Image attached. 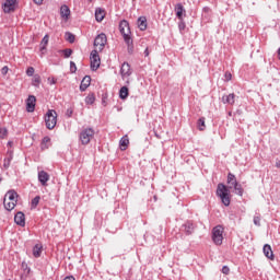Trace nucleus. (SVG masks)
Segmentation results:
<instances>
[{
	"mask_svg": "<svg viewBox=\"0 0 280 280\" xmlns=\"http://www.w3.org/2000/svg\"><path fill=\"white\" fill-rule=\"evenodd\" d=\"M119 32L127 45V51L130 56L135 54V42L132 39V32L130 31V24L128 21L122 20L119 23Z\"/></svg>",
	"mask_w": 280,
	"mask_h": 280,
	"instance_id": "f257e3e1",
	"label": "nucleus"
},
{
	"mask_svg": "<svg viewBox=\"0 0 280 280\" xmlns=\"http://www.w3.org/2000/svg\"><path fill=\"white\" fill-rule=\"evenodd\" d=\"M217 196L220 198L224 207H229L231 205V190H229V187H226V185L222 183L218 184Z\"/></svg>",
	"mask_w": 280,
	"mask_h": 280,
	"instance_id": "f03ea898",
	"label": "nucleus"
},
{
	"mask_svg": "<svg viewBox=\"0 0 280 280\" xmlns=\"http://www.w3.org/2000/svg\"><path fill=\"white\" fill-rule=\"evenodd\" d=\"M45 124L48 130H54L56 128V124H58V113L54 109H48L45 115Z\"/></svg>",
	"mask_w": 280,
	"mask_h": 280,
	"instance_id": "7ed1b4c3",
	"label": "nucleus"
},
{
	"mask_svg": "<svg viewBox=\"0 0 280 280\" xmlns=\"http://www.w3.org/2000/svg\"><path fill=\"white\" fill-rule=\"evenodd\" d=\"M93 137H95V130L93 128H85L80 132L79 139L82 145H89Z\"/></svg>",
	"mask_w": 280,
	"mask_h": 280,
	"instance_id": "20e7f679",
	"label": "nucleus"
},
{
	"mask_svg": "<svg viewBox=\"0 0 280 280\" xmlns=\"http://www.w3.org/2000/svg\"><path fill=\"white\" fill-rule=\"evenodd\" d=\"M223 233H224V228H222V225H217V226L213 228V230H212V242L217 246H222V242L224 240Z\"/></svg>",
	"mask_w": 280,
	"mask_h": 280,
	"instance_id": "39448f33",
	"label": "nucleus"
},
{
	"mask_svg": "<svg viewBox=\"0 0 280 280\" xmlns=\"http://www.w3.org/2000/svg\"><path fill=\"white\" fill-rule=\"evenodd\" d=\"M91 60V69L93 71H97L100 69V65H102V60L100 59V54L97 50H92L90 54Z\"/></svg>",
	"mask_w": 280,
	"mask_h": 280,
	"instance_id": "423d86ee",
	"label": "nucleus"
},
{
	"mask_svg": "<svg viewBox=\"0 0 280 280\" xmlns=\"http://www.w3.org/2000/svg\"><path fill=\"white\" fill-rule=\"evenodd\" d=\"M106 43H108L106 34L101 33L94 39V47H98L100 51H104V47H106Z\"/></svg>",
	"mask_w": 280,
	"mask_h": 280,
	"instance_id": "0eeeda50",
	"label": "nucleus"
},
{
	"mask_svg": "<svg viewBox=\"0 0 280 280\" xmlns=\"http://www.w3.org/2000/svg\"><path fill=\"white\" fill-rule=\"evenodd\" d=\"M2 9L5 14L14 12L16 10V0H5V2L2 4Z\"/></svg>",
	"mask_w": 280,
	"mask_h": 280,
	"instance_id": "6e6552de",
	"label": "nucleus"
},
{
	"mask_svg": "<svg viewBox=\"0 0 280 280\" xmlns=\"http://www.w3.org/2000/svg\"><path fill=\"white\" fill-rule=\"evenodd\" d=\"M182 231L185 233V235H194V231H196V224H194V221H186L182 225Z\"/></svg>",
	"mask_w": 280,
	"mask_h": 280,
	"instance_id": "1a4fd4ad",
	"label": "nucleus"
},
{
	"mask_svg": "<svg viewBox=\"0 0 280 280\" xmlns=\"http://www.w3.org/2000/svg\"><path fill=\"white\" fill-rule=\"evenodd\" d=\"M36 109V96L30 95L26 100V112L27 113H34Z\"/></svg>",
	"mask_w": 280,
	"mask_h": 280,
	"instance_id": "9d476101",
	"label": "nucleus"
},
{
	"mask_svg": "<svg viewBox=\"0 0 280 280\" xmlns=\"http://www.w3.org/2000/svg\"><path fill=\"white\" fill-rule=\"evenodd\" d=\"M121 78H130L132 75V69H130V63L124 62L120 68Z\"/></svg>",
	"mask_w": 280,
	"mask_h": 280,
	"instance_id": "9b49d317",
	"label": "nucleus"
},
{
	"mask_svg": "<svg viewBox=\"0 0 280 280\" xmlns=\"http://www.w3.org/2000/svg\"><path fill=\"white\" fill-rule=\"evenodd\" d=\"M175 12H176V16L179 21H183V16L186 15V10L185 7H183V3H177L175 5Z\"/></svg>",
	"mask_w": 280,
	"mask_h": 280,
	"instance_id": "f8f14e48",
	"label": "nucleus"
},
{
	"mask_svg": "<svg viewBox=\"0 0 280 280\" xmlns=\"http://www.w3.org/2000/svg\"><path fill=\"white\" fill-rule=\"evenodd\" d=\"M14 222L18 226H25V213L19 211L14 215Z\"/></svg>",
	"mask_w": 280,
	"mask_h": 280,
	"instance_id": "ddd939ff",
	"label": "nucleus"
},
{
	"mask_svg": "<svg viewBox=\"0 0 280 280\" xmlns=\"http://www.w3.org/2000/svg\"><path fill=\"white\" fill-rule=\"evenodd\" d=\"M91 86V75H85L80 84V91L84 93Z\"/></svg>",
	"mask_w": 280,
	"mask_h": 280,
	"instance_id": "4468645a",
	"label": "nucleus"
},
{
	"mask_svg": "<svg viewBox=\"0 0 280 280\" xmlns=\"http://www.w3.org/2000/svg\"><path fill=\"white\" fill-rule=\"evenodd\" d=\"M38 180H39L40 185H43V187H45L47 185V183L49 182V174L45 171H40L38 173Z\"/></svg>",
	"mask_w": 280,
	"mask_h": 280,
	"instance_id": "2eb2a0df",
	"label": "nucleus"
},
{
	"mask_svg": "<svg viewBox=\"0 0 280 280\" xmlns=\"http://www.w3.org/2000/svg\"><path fill=\"white\" fill-rule=\"evenodd\" d=\"M262 252H264L265 257H267V259H275V254L272 253V247L269 244L264 245Z\"/></svg>",
	"mask_w": 280,
	"mask_h": 280,
	"instance_id": "dca6fc26",
	"label": "nucleus"
},
{
	"mask_svg": "<svg viewBox=\"0 0 280 280\" xmlns=\"http://www.w3.org/2000/svg\"><path fill=\"white\" fill-rule=\"evenodd\" d=\"M138 27L141 32H145V30H148V19H145V16H140L138 19Z\"/></svg>",
	"mask_w": 280,
	"mask_h": 280,
	"instance_id": "f3484780",
	"label": "nucleus"
},
{
	"mask_svg": "<svg viewBox=\"0 0 280 280\" xmlns=\"http://www.w3.org/2000/svg\"><path fill=\"white\" fill-rule=\"evenodd\" d=\"M222 102L224 104H230V106H233V104H235V93H231L229 95H223Z\"/></svg>",
	"mask_w": 280,
	"mask_h": 280,
	"instance_id": "a211bd4d",
	"label": "nucleus"
},
{
	"mask_svg": "<svg viewBox=\"0 0 280 280\" xmlns=\"http://www.w3.org/2000/svg\"><path fill=\"white\" fill-rule=\"evenodd\" d=\"M71 14V10L69 9V7L67 4L61 5L60 8V15L61 19H69V15Z\"/></svg>",
	"mask_w": 280,
	"mask_h": 280,
	"instance_id": "6ab92c4d",
	"label": "nucleus"
},
{
	"mask_svg": "<svg viewBox=\"0 0 280 280\" xmlns=\"http://www.w3.org/2000/svg\"><path fill=\"white\" fill-rule=\"evenodd\" d=\"M4 198L11 202H18L16 198H19V194H16L14 190H9Z\"/></svg>",
	"mask_w": 280,
	"mask_h": 280,
	"instance_id": "aec40b11",
	"label": "nucleus"
},
{
	"mask_svg": "<svg viewBox=\"0 0 280 280\" xmlns=\"http://www.w3.org/2000/svg\"><path fill=\"white\" fill-rule=\"evenodd\" d=\"M130 144V140L128 139V136H124L120 139L119 145L120 150L124 152L125 150H128V145Z\"/></svg>",
	"mask_w": 280,
	"mask_h": 280,
	"instance_id": "412c9836",
	"label": "nucleus"
},
{
	"mask_svg": "<svg viewBox=\"0 0 280 280\" xmlns=\"http://www.w3.org/2000/svg\"><path fill=\"white\" fill-rule=\"evenodd\" d=\"M104 9L97 8L95 10V20L97 21V23H102L104 21Z\"/></svg>",
	"mask_w": 280,
	"mask_h": 280,
	"instance_id": "4be33fe9",
	"label": "nucleus"
},
{
	"mask_svg": "<svg viewBox=\"0 0 280 280\" xmlns=\"http://www.w3.org/2000/svg\"><path fill=\"white\" fill-rule=\"evenodd\" d=\"M47 45H49V35H45L40 43V52L45 54L47 49Z\"/></svg>",
	"mask_w": 280,
	"mask_h": 280,
	"instance_id": "5701e85b",
	"label": "nucleus"
},
{
	"mask_svg": "<svg viewBox=\"0 0 280 280\" xmlns=\"http://www.w3.org/2000/svg\"><path fill=\"white\" fill-rule=\"evenodd\" d=\"M128 95H130V91L128 90V86L120 88L119 90L120 100H128Z\"/></svg>",
	"mask_w": 280,
	"mask_h": 280,
	"instance_id": "b1692460",
	"label": "nucleus"
},
{
	"mask_svg": "<svg viewBox=\"0 0 280 280\" xmlns=\"http://www.w3.org/2000/svg\"><path fill=\"white\" fill-rule=\"evenodd\" d=\"M3 205H4V209L7 211H12V209H14V207H16V201H10V200H7V198H4Z\"/></svg>",
	"mask_w": 280,
	"mask_h": 280,
	"instance_id": "393cba45",
	"label": "nucleus"
},
{
	"mask_svg": "<svg viewBox=\"0 0 280 280\" xmlns=\"http://www.w3.org/2000/svg\"><path fill=\"white\" fill-rule=\"evenodd\" d=\"M232 187H233L236 196H244V188H242V184H238V182H237Z\"/></svg>",
	"mask_w": 280,
	"mask_h": 280,
	"instance_id": "a878e982",
	"label": "nucleus"
},
{
	"mask_svg": "<svg viewBox=\"0 0 280 280\" xmlns=\"http://www.w3.org/2000/svg\"><path fill=\"white\" fill-rule=\"evenodd\" d=\"M235 183H237V178L235 177V175H233V173H229L228 174V184L231 185L230 189H233V186L235 185Z\"/></svg>",
	"mask_w": 280,
	"mask_h": 280,
	"instance_id": "bb28decb",
	"label": "nucleus"
},
{
	"mask_svg": "<svg viewBox=\"0 0 280 280\" xmlns=\"http://www.w3.org/2000/svg\"><path fill=\"white\" fill-rule=\"evenodd\" d=\"M60 54H63V58H71V54H73V49L66 48L62 50H59Z\"/></svg>",
	"mask_w": 280,
	"mask_h": 280,
	"instance_id": "cd10ccee",
	"label": "nucleus"
},
{
	"mask_svg": "<svg viewBox=\"0 0 280 280\" xmlns=\"http://www.w3.org/2000/svg\"><path fill=\"white\" fill-rule=\"evenodd\" d=\"M198 130H205L207 128V125H205V117H201L197 121Z\"/></svg>",
	"mask_w": 280,
	"mask_h": 280,
	"instance_id": "c85d7f7f",
	"label": "nucleus"
},
{
	"mask_svg": "<svg viewBox=\"0 0 280 280\" xmlns=\"http://www.w3.org/2000/svg\"><path fill=\"white\" fill-rule=\"evenodd\" d=\"M66 40L71 44L75 43V35L71 32H66Z\"/></svg>",
	"mask_w": 280,
	"mask_h": 280,
	"instance_id": "c756f323",
	"label": "nucleus"
},
{
	"mask_svg": "<svg viewBox=\"0 0 280 280\" xmlns=\"http://www.w3.org/2000/svg\"><path fill=\"white\" fill-rule=\"evenodd\" d=\"M40 253H43L42 247L38 246V245H35V246L33 247V256H34V257H40Z\"/></svg>",
	"mask_w": 280,
	"mask_h": 280,
	"instance_id": "7c9ffc66",
	"label": "nucleus"
},
{
	"mask_svg": "<svg viewBox=\"0 0 280 280\" xmlns=\"http://www.w3.org/2000/svg\"><path fill=\"white\" fill-rule=\"evenodd\" d=\"M49 141H51V138H49L47 136L43 138V140H42V150H47V148H49V147H47V143H49Z\"/></svg>",
	"mask_w": 280,
	"mask_h": 280,
	"instance_id": "2f4dec72",
	"label": "nucleus"
},
{
	"mask_svg": "<svg viewBox=\"0 0 280 280\" xmlns=\"http://www.w3.org/2000/svg\"><path fill=\"white\" fill-rule=\"evenodd\" d=\"M95 103V94H89L86 97H85V104H94Z\"/></svg>",
	"mask_w": 280,
	"mask_h": 280,
	"instance_id": "473e14b6",
	"label": "nucleus"
},
{
	"mask_svg": "<svg viewBox=\"0 0 280 280\" xmlns=\"http://www.w3.org/2000/svg\"><path fill=\"white\" fill-rule=\"evenodd\" d=\"M186 27H187V24H185V20H179L178 30H179L180 34H183V32H185Z\"/></svg>",
	"mask_w": 280,
	"mask_h": 280,
	"instance_id": "72a5a7b5",
	"label": "nucleus"
},
{
	"mask_svg": "<svg viewBox=\"0 0 280 280\" xmlns=\"http://www.w3.org/2000/svg\"><path fill=\"white\" fill-rule=\"evenodd\" d=\"M38 202H40V196H36L35 198L32 199V209H36L38 207Z\"/></svg>",
	"mask_w": 280,
	"mask_h": 280,
	"instance_id": "f704fd0d",
	"label": "nucleus"
},
{
	"mask_svg": "<svg viewBox=\"0 0 280 280\" xmlns=\"http://www.w3.org/2000/svg\"><path fill=\"white\" fill-rule=\"evenodd\" d=\"M5 137H8V129L0 128V139H5Z\"/></svg>",
	"mask_w": 280,
	"mask_h": 280,
	"instance_id": "c9c22d12",
	"label": "nucleus"
},
{
	"mask_svg": "<svg viewBox=\"0 0 280 280\" xmlns=\"http://www.w3.org/2000/svg\"><path fill=\"white\" fill-rule=\"evenodd\" d=\"M254 224H255V226H261V217L255 215L254 217Z\"/></svg>",
	"mask_w": 280,
	"mask_h": 280,
	"instance_id": "e433bc0d",
	"label": "nucleus"
},
{
	"mask_svg": "<svg viewBox=\"0 0 280 280\" xmlns=\"http://www.w3.org/2000/svg\"><path fill=\"white\" fill-rule=\"evenodd\" d=\"M70 71L72 73H75L78 71V67L75 66V62L70 61Z\"/></svg>",
	"mask_w": 280,
	"mask_h": 280,
	"instance_id": "4c0bfd02",
	"label": "nucleus"
},
{
	"mask_svg": "<svg viewBox=\"0 0 280 280\" xmlns=\"http://www.w3.org/2000/svg\"><path fill=\"white\" fill-rule=\"evenodd\" d=\"M26 75H28V78H32V75H34V67H28L27 68Z\"/></svg>",
	"mask_w": 280,
	"mask_h": 280,
	"instance_id": "58836bf2",
	"label": "nucleus"
},
{
	"mask_svg": "<svg viewBox=\"0 0 280 280\" xmlns=\"http://www.w3.org/2000/svg\"><path fill=\"white\" fill-rule=\"evenodd\" d=\"M229 272H231V269L229 268V266H223L222 267V273L223 275H229Z\"/></svg>",
	"mask_w": 280,
	"mask_h": 280,
	"instance_id": "ea45409f",
	"label": "nucleus"
},
{
	"mask_svg": "<svg viewBox=\"0 0 280 280\" xmlns=\"http://www.w3.org/2000/svg\"><path fill=\"white\" fill-rule=\"evenodd\" d=\"M8 71H10V68H8V66H4V67L1 69L2 75H8Z\"/></svg>",
	"mask_w": 280,
	"mask_h": 280,
	"instance_id": "a19ab883",
	"label": "nucleus"
},
{
	"mask_svg": "<svg viewBox=\"0 0 280 280\" xmlns=\"http://www.w3.org/2000/svg\"><path fill=\"white\" fill-rule=\"evenodd\" d=\"M66 115H67L68 117H72V115H73V108H72V107L68 108L67 112H66Z\"/></svg>",
	"mask_w": 280,
	"mask_h": 280,
	"instance_id": "79ce46f5",
	"label": "nucleus"
},
{
	"mask_svg": "<svg viewBox=\"0 0 280 280\" xmlns=\"http://www.w3.org/2000/svg\"><path fill=\"white\" fill-rule=\"evenodd\" d=\"M231 78H232L231 72H225V79L228 82L231 80Z\"/></svg>",
	"mask_w": 280,
	"mask_h": 280,
	"instance_id": "37998d69",
	"label": "nucleus"
},
{
	"mask_svg": "<svg viewBox=\"0 0 280 280\" xmlns=\"http://www.w3.org/2000/svg\"><path fill=\"white\" fill-rule=\"evenodd\" d=\"M36 5H43V0H33Z\"/></svg>",
	"mask_w": 280,
	"mask_h": 280,
	"instance_id": "c03bdc74",
	"label": "nucleus"
},
{
	"mask_svg": "<svg viewBox=\"0 0 280 280\" xmlns=\"http://www.w3.org/2000/svg\"><path fill=\"white\" fill-rule=\"evenodd\" d=\"M34 82H35L36 84H40V77H35Z\"/></svg>",
	"mask_w": 280,
	"mask_h": 280,
	"instance_id": "a18cd8bd",
	"label": "nucleus"
},
{
	"mask_svg": "<svg viewBox=\"0 0 280 280\" xmlns=\"http://www.w3.org/2000/svg\"><path fill=\"white\" fill-rule=\"evenodd\" d=\"M48 82H50V84H56L57 80L56 79H51V78H48Z\"/></svg>",
	"mask_w": 280,
	"mask_h": 280,
	"instance_id": "49530a36",
	"label": "nucleus"
},
{
	"mask_svg": "<svg viewBox=\"0 0 280 280\" xmlns=\"http://www.w3.org/2000/svg\"><path fill=\"white\" fill-rule=\"evenodd\" d=\"M144 56H145V58H148V56H150V50L148 48H145V50H144Z\"/></svg>",
	"mask_w": 280,
	"mask_h": 280,
	"instance_id": "de8ad7c7",
	"label": "nucleus"
},
{
	"mask_svg": "<svg viewBox=\"0 0 280 280\" xmlns=\"http://www.w3.org/2000/svg\"><path fill=\"white\" fill-rule=\"evenodd\" d=\"M276 167L280 168V160H277Z\"/></svg>",
	"mask_w": 280,
	"mask_h": 280,
	"instance_id": "09e8293b",
	"label": "nucleus"
},
{
	"mask_svg": "<svg viewBox=\"0 0 280 280\" xmlns=\"http://www.w3.org/2000/svg\"><path fill=\"white\" fill-rule=\"evenodd\" d=\"M278 60H280V48L278 49Z\"/></svg>",
	"mask_w": 280,
	"mask_h": 280,
	"instance_id": "8fccbe9b",
	"label": "nucleus"
},
{
	"mask_svg": "<svg viewBox=\"0 0 280 280\" xmlns=\"http://www.w3.org/2000/svg\"><path fill=\"white\" fill-rule=\"evenodd\" d=\"M4 167H10V163H8V164H4Z\"/></svg>",
	"mask_w": 280,
	"mask_h": 280,
	"instance_id": "3c124183",
	"label": "nucleus"
},
{
	"mask_svg": "<svg viewBox=\"0 0 280 280\" xmlns=\"http://www.w3.org/2000/svg\"><path fill=\"white\" fill-rule=\"evenodd\" d=\"M155 136H156L158 139H161V137H159V135L155 133Z\"/></svg>",
	"mask_w": 280,
	"mask_h": 280,
	"instance_id": "603ef678",
	"label": "nucleus"
},
{
	"mask_svg": "<svg viewBox=\"0 0 280 280\" xmlns=\"http://www.w3.org/2000/svg\"><path fill=\"white\" fill-rule=\"evenodd\" d=\"M90 3H92L93 2V0H88Z\"/></svg>",
	"mask_w": 280,
	"mask_h": 280,
	"instance_id": "864d4df0",
	"label": "nucleus"
},
{
	"mask_svg": "<svg viewBox=\"0 0 280 280\" xmlns=\"http://www.w3.org/2000/svg\"><path fill=\"white\" fill-rule=\"evenodd\" d=\"M229 115L231 116V112L229 113Z\"/></svg>",
	"mask_w": 280,
	"mask_h": 280,
	"instance_id": "5fc2aeb1",
	"label": "nucleus"
},
{
	"mask_svg": "<svg viewBox=\"0 0 280 280\" xmlns=\"http://www.w3.org/2000/svg\"><path fill=\"white\" fill-rule=\"evenodd\" d=\"M0 183H1V177H0Z\"/></svg>",
	"mask_w": 280,
	"mask_h": 280,
	"instance_id": "6e6d98bb",
	"label": "nucleus"
}]
</instances>
